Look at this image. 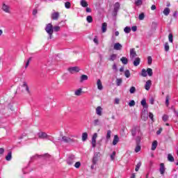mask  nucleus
Here are the masks:
<instances>
[{"mask_svg": "<svg viewBox=\"0 0 178 178\" xmlns=\"http://www.w3.org/2000/svg\"><path fill=\"white\" fill-rule=\"evenodd\" d=\"M38 136L39 138L42 140H44V138H47L48 137V134H47V133L45 132H39L38 133Z\"/></svg>", "mask_w": 178, "mask_h": 178, "instance_id": "nucleus-13", "label": "nucleus"}, {"mask_svg": "<svg viewBox=\"0 0 178 178\" xmlns=\"http://www.w3.org/2000/svg\"><path fill=\"white\" fill-rule=\"evenodd\" d=\"M60 14L58 12H54L51 14V20H58L59 19Z\"/></svg>", "mask_w": 178, "mask_h": 178, "instance_id": "nucleus-10", "label": "nucleus"}, {"mask_svg": "<svg viewBox=\"0 0 178 178\" xmlns=\"http://www.w3.org/2000/svg\"><path fill=\"white\" fill-rule=\"evenodd\" d=\"M140 168H141V162H139L137 163L135 168L136 172H138V170H140Z\"/></svg>", "mask_w": 178, "mask_h": 178, "instance_id": "nucleus-45", "label": "nucleus"}, {"mask_svg": "<svg viewBox=\"0 0 178 178\" xmlns=\"http://www.w3.org/2000/svg\"><path fill=\"white\" fill-rule=\"evenodd\" d=\"M146 72H147V74L150 77L152 76V74H154V72H152V69L151 68H147Z\"/></svg>", "mask_w": 178, "mask_h": 178, "instance_id": "nucleus-32", "label": "nucleus"}, {"mask_svg": "<svg viewBox=\"0 0 178 178\" xmlns=\"http://www.w3.org/2000/svg\"><path fill=\"white\" fill-rule=\"evenodd\" d=\"M168 160L170 162H175V157H173V156L170 154H168Z\"/></svg>", "mask_w": 178, "mask_h": 178, "instance_id": "nucleus-30", "label": "nucleus"}, {"mask_svg": "<svg viewBox=\"0 0 178 178\" xmlns=\"http://www.w3.org/2000/svg\"><path fill=\"white\" fill-rule=\"evenodd\" d=\"M122 47L123 46H122L119 42L115 43L114 44V49H115V51H120V49H122Z\"/></svg>", "mask_w": 178, "mask_h": 178, "instance_id": "nucleus-15", "label": "nucleus"}, {"mask_svg": "<svg viewBox=\"0 0 178 178\" xmlns=\"http://www.w3.org/2000/svg\"><path fill=\"white\" fill-rule=\"evenodd\" d=\"M140 104L145 109H148V104H147V100L145 99H142Z\"/></svg>", "mask_w": 178, "mask_h": 178, "instance_id": "nucleus-17", "label": "nucleus"}, {"mask_svg": "<svg viewBox=\"0 0 178 178\" xmlns=\"http://www.w3.org/2000/svg\"><path fill=\"white\" fill-rule=\"evenodd\" d=\"M165 105L167 106H169V96H166V98H165Z\"/></svg>", "mask_w": 178, "mask_h": 178, "instance_id": "nucleus-60", "label": "nucleus"}, {"mask_svg": "<svg viewBox=\"0 0 178 178\" xmlns=\"http://www.w3.org/2000/svg\"><path fill=\"white\" fill-rule=\"evenodd\" d=\"M124 76L125 77H127V79H129V77H130V70H125Z\"/></svg>", "mask_w": 178, "mask_h": 178, "instance_id": "nucleus-41", "label": "nucleus"}, {"mask_svg": "<svg viewBox=\"0 0 178 178\" xmlns=\"http://www.w3.org/2000/svg\"><path fill=\"white\" fill-rule=\"evenodd\" d=\"M147 63L148 65H152V57L151 56L147 57Z\"/></svg>", "mask_w": 178, "mask_h": 178, "instance_id": "nucleus-51", "label": "nucleus"}, {"mask_svg": "<svg viewBox=\"0 0 178 178\" xmlns=\"http://www.w3.org/2000/svg\"><path fill=\"white\" fill-rule=\"evenodd\" d=\"M120 60L123 65H127V63H129V59H127L126 57H122Z\"/></svg>", "mask_w": 178, "mask_h": 178, "instance_id": "nucleus-24", "label": "nucleus"}, {"mask_svg": "<svg viewBox=\"0 0 178 178\" xmlns=\"http://www.w3.org/2000/svg\"><path fill=\"white\" fill-rule=\"evenodd\" d=\"M112 134V131L108 130L107 134L106 135V141H109L111 140V135Z\"/></svg>", "mask_w": 178, "mask_h": 178, "instance_id": "nucleus-22", "label": "nucleus"}, {"mask_svg": "<svg viewBox=\"0 0 178 178\" xmlns=\"http://www.w3.org/2000/svg\"><path fill=\"white\" fill-rule=\"evenodd\" d=\"M122 82H123V81L122 80V79H116V86H121Z\"/></svg>", "mask_w": 178, "mask_h": 178, "instance_id": "nucleus-40", "label": "nucleus"}, {"mask_svg": "<svg viewBox=\"0 0 178 178\" xmlns=\"http://www.w3.org/2000/svg\"><path fill=\"white\" fill-rule=\"evenodd\" d=\"M6 161H10L12 159V152H9L6 156Z\"/></svg>", "mask_w": 178, "mask_h": 178, "instance_id": "nucleus-34", "label": "nucleus"}, {"mask_svg": "<svg viewBox=\"0 0 178 178\" xmlns=\"http://www.w3.org/2000/svg\"><path fill=\"white\" fill-rule=\"evenodd\" d=\"M168 40L170 42H173V34L170 33L168 35Z\"/></svg>", "mask_w": 178, "mask_h": 178, "instance_id": "nucleus-52", "label": "nucleus"}, {"mask_svg": "<svg viewBox=\"0 0 178 178\" xmlns=\"http://www.w3.org/2000/svg\"><path fill=\"white\" fill-rule=\"evenodd\" d=\"M113 70H115V72H118V65H116V64H113Z\"/></svg>", "mask_w": 178, "mask_h": 178, "instance_id": "nucleus-62", "label": "nucleus"}, {"mask_svg": "<svg viewBox=\"0 0 178 178\" xmlns=\"http://www.w3.org/2000/svg\"><path fill=\"white\" fill-rule=\"evenodd\" d=\"M96 113L98 116H102V107L97 106L96 108Z\"/></svg>", "mask_w": 178, "mask_h": 178, "instance_id": "nucleus-16", "label": "nucleus"}, {"mask_svg": "<svg viewBox=\"0 0 178 178\" xmlns=\"http://www.w3.org/2000/svg\"><path fill=\"white\" fill-rule=\"evenodd\" d=\"M65 6L66 9H70V7L72 6V3H70V2L69 1H67L65 3Z\"/></svg>", "mask_w": 178, "mask_h": 178, "instance_id": "nucleus-42", "label": "nucleus"}, {"mask_svg": "<svg viewBox=\"0 0 178 178\" xmlns=\"http://www.w3.org/2000/svg\"><path fill=\"white\" fill-rule=\"evenodd\" d=\"M2 10H3V12H5L6 13H10V6L3 3L2 5Z\"/></svg>", "mask_w": 178, "mask_h": 178, "instance_id": "nucleus-8", "label": "nucleus"}, {"mask_svg": "<svg viewBox=\"0 0 178 178\" xmlns=\"http://www.w3.org/2000/svg\"><path fill=\"white\" fill-rule=\"evenodd\" d=\"M164 49L165 52H168L169 51V43L165 42L164 45Z\"/></svg>", "mask_w": 178, "mask_h": 178, "instance_id": "nucleus-48", "label": "nucleus"}, {"mask_svg": "<svg viewBox=\"0 0 178 178\" xmlns=\"http://www.w3.org/2000/svg\"><path fill=\"white\" fill-rule=\"evenodd\" d=\"M140 62H141V59L139 57L136 58L134 60V66H138Z\"/></svg>", "mask_w": 178, "mask_h": 178, "instance_id": "nucleus-19", "label": "nucleus"}, {"mask_svg": "<svg viewBox=\"0 0 178 178\" xmlns=\"http://www.w3.org/2000/svg\"><path fill=\"white\" fill-rule=\"evenodd\" d=\"M163 13L165 16H168L169 13H170V9L169 8H165L163 11Z\"/></svg>", "mask_w": 178, "mask_h": 178, "instance_id": "nucleus-25", "label": "nucleus"}, {"mask_svg": "<svg viewBox=\"0 0 178 178\" xmlns=\"http://www.w3.org/2000/svg\"><path fill=\"white\" fill-rule=\"evenodd\" d=\"M82 89L81 88H79L78 90H76L75 92H74V94L75 95H76L77 97H80V95H81V92H82Z\"/></svg>", "mask_w": 178, "mask_h": 178, "instance_id": "nucleus-31", "label": "nucleus"}, {"mask_svg": "<svg viewBox=\"0 0 178 178\" xmlns=\"http://www.w3.org/2000/svg\"><path fill=\"white\" fill-rule=\"evenodd\" d=\"M119 9H120V3L119 2H116L114 4L113 13L118 14V12H119Z\"/></svg>", "mask_w": 178, "mask_h": 178, "instance_id": "nucleus-12", "label": "nucleus"}, {"mask_svg": "<svg viewBox=\"0 0 178 178\" xmlns=\"http://www.w3.org/2000/svg\"><path fill=\"white\" fill-rule=\"evenodd\" d=\"M31 60V57H30V58L28 59V60H27V62H26V65H25V69H27V67H29V65H30Z\"/></svg>", "mask_w": 178, "mask_h": 178, "instance_id": "nucleus-56", "label": "nucleus"}, {"mask_svg": "<svg viewBox=\"0 0 178 178\" xmlns=\"http://www.w3.org/2000/svg\"><path fill=\"white\" fill-rule=\"evenodd\" d=\"M107 27H108V24H106V22H104L102 24V33H106Z\"/></svg>", "mask_w": 178, "mask_h": 178, "instance_id": "nucleus-18", "label": "nucleus"}, {"mask_svg": "<svg viewBox=\"0 0 178 178\" xmlns=\"http://www.w3.org/2000/svg\"><path fill=\"white\" fill-rule=\"evenodd\" d=\"M116 155V152H113L112 153V154H111V161H114L115 160V156Z\"/></svg>", "mask_w": 178, "mask_h": 178, "instance_id": "nucleus-57", "label": "nucleus"}, {"mask_svg": "<svg viewBox=\"0 0 178 178\" xmlns=\"http://www.w3.org/2000/svg\"><path fill=\"white\" fill-rule=\"evenodd\" d=\"M86 80H88V76L85 74L81 75L80 82L83 83V81H85Z\"/></svg>", "mask_w": 178, "mask_h": 178, "instance_id": "nucleus-29", "label": "nucleus"}, {"mask_svg": "<svg viewBox=\"0 0 178 178\" xmlns=\"http://www.w3.org/2000/svg\"><path fill=\"white\" fill-rule=\"evenodd\" d=\"M58 141H60L61 144L63 143L65 144H73V143H77V140L65 136H63L61 139H58Z\"/></svg>", "mask_w": 178, "mask_h": 178, "instance_id": "nucleus-1", "label": "nucleus"}, {"mask_svg": "<svg viewBox=\"0 0 178 178\" xmlns=\"http://www.w3.org/2000/svg\"><path fill=\"white\" fill-rule=\"evenodd\" d=\"M22 87H25L27 92L30 94V89L29 88V86H27V83L26 81L23 83Z\"/></svg>", "mask_w": 178, "mask_h": 178, "instance_id": "nucleus-33", "label": "nucleus"}, {"mask_svg": "<svg viewBox=\"0 0 178 178\" xmlns=\"http://www.w3.org/2000/svg\"><path fill=\"white\" fill-rule=\"evenodd\" d=\"M135 140H136V145H140L141 143V136H137Z\"/></svg>", "mask_w": 178, "mask_h": 178, "instance_id": "nucleus-36", "label": "nucleus"}, {"mask_svg": "<svg viewBox=\"0 0 178 178\" xmlns=\"http://www.w3.org/2000/svg\"><path fill=\"white\" fill-rule=\"evenodd\" d=\"M124 33H126L127 34H129V33H130V31H131V28H130L129 26H126L124 29Z\"/></svg>", "mask_w": 178, "mask_h": 178, "instance_id": "nucleus-37", "label": "nucleus"}, {"mask_svg": "<svg viewBox=\"0 0 178 178\" xmlns=\"http://www.w3.org/2000/svg\"><path fill=\"white\" fill-rule=\"evenodd\" d=\"M86 20H87L88 23H92V17L91 15H88L86 17Z\"/></svg>", "mask_w": 178, "mask_h": 178, "instance_id": "nucleus-44", "label": "nucleus"}, {"mask_svg": "<svg viewBox=\"0 0 178 178\" xmlns=\"http://www.w3.org/2000/svg\"><path fill=\"white\" fill-rule=\"evenodd\" d=\"M116 58H118V54H113L110 56L108 60H115Z\"/></svg>", "mask_w": 178, "mask_h": 178, "instance_id": "nucleus-28", "label": "nucleus"}, {"mask_svg": "<svg viewBox=\"0 0 178 178\" xmlns=\"http://www.w3.org/2000/svg\"><path fill=\"white\" fill-rule=\"evenodd\" d=\"M99 158H101V153L99 152H95L92 159V163H93V165H97Z\"/></svg>", "mask_w": 178, "mask_h": 178, "instance_id": "nucleus-2", "label": "nucleus"}, {"mask_svg": "<svg viewBox=\"0 0 178 178\" xmlns=\"http://www.w3.org/2000/svg\"><path fill=\"white\" fill-rule=\"evenodd\" d=\"M149 102L151 105H154V102H155V99H154V97L150 98Z\"/></svg>", "mask_w": 178, "mask_h": 178, "instance_id": "nucleus-61", "label": "nucleus"}, {"mask_svg": "<svg viewBox=\"0 0 178 178\" xmlns=\"http://www.w3.org/2000/svg\"><path fill=\"white\" fill-rule=\"evenodd\" d=\"M149 118L154 122V114L152 113H149Z\"/></svg>", "mask_w": 178, "mask_h": 178, "instance_id": "nucleus-59", "label": "nucleus"}, {"mask_svg": "<svg viewBox=\"0 0 178 178\" xmlns=\"http://www.w3.org/2000/svg\"><path fill=\"white\" fill-rule=\"evenodd\" d=\"M159 172L161 176L165 175V172H166V168H165V163H160Z\"/></svg>", "mask_w": 178, "mask_h": 178, "instance_id": "nucleus-7", "label": "nucleus"}, {"mask_svg": "<svg viewBox=\"0 0 178 178\" xmlns=\"http://www.w3.org/2000/svg\"><path fill=\"white\" fill-rule=\"evenodd\" d=\"M129 92L131 94H134L136 92V87L134 86L131 87Z\"/></svg>", "mask_w": 178, "mask_h": 178, "instance_id": "nucleus-49", "label": "nucleus"}, {"mask_svg": "<svg viewBox=\"0 0 178 178\" xmlns=\"http://www.w3.org/2000/svg\"><path fill=\"white\" fill-rule=\"evenodd\" d=\"M68 71L70 73H74V72L79 73V72H80V68L79 67H71L68 68Z\"/></svg>", "mask_w": 178, "mask_h": 178, "instance_id": "nucleus-9", "label": "nucleus"}, {"mask_svg": "<svg viewBox=\"0 0 178 178\" xmlns=\"http://www.w3.org/2000/svg\"><path fill=\"white\" fill-rule=\"evenodd\" d=\"M44 30L47 34H51V33H54V26L51 23L47 24Z\"/></svg>", "mask_w": 178, "mask_h": 178, "instance_id": "nucleus-5", "label": "nucleus"}, {"mask_svg": "<svg viewBox=\"0 0 178 178\" xmlns=\"http://www.w3.org/2000/svg\"><path fill=\"white\" fill-rule=\"evenodd\" d=\"M38 158H41V156L36 154L31 158V161H34V159H37Z\"/></svg>", "mask_w": 178, "mask_h": 178, "instance_id": "nucleus-53", "label": "nucleus"}, {"mask_svg": "<svg viewBox=\"0 0 178 178\" xmlns=\"http://www.w3.org/2000/svg\"><path fill=\"white\" fill-rule=\"evenodd\" d=\"M88 138V134L87 132L82 134V141H86Z\"/></svg>", "mask_w": 178, "mask_h": 178, "instance_id": "nucleus-26", "label": "nucleus"}, {"mask_svg": "<svg viewBox=\"0 0 178 178\" xmlns=\"http://www.w3.org/2000/svg\"><path fill=\"white\" fill-rule=\"evenodd\" d=\"M93 42H95L96 45H98V44H99V42L98 41V36H95L93 39Z\"/></svg>", "mask_w": 178, "mask_h": 178, "instance_id": "nucleus-50", "label": "nucleus"}, {"mask_svg": "<svg viewBox=\"0 0 178 178\" xmlns=\"http://www.w3.org/2000/svg\"><path fill=\"white\" fill-rule=\"evenodd\" d=\"M94 126H98L99 125V120L97 119L93 121Z\"/></svg>", "mask_w": 178, "mask_h": 178, "instance_id": "nucleus-55", "label": "nucleus"}, {"mask_svg": "<svg viewBox=\"0 0 178 178\" xmlns=\"http://www.w3.org/2000/svg\"><path fill=\"white\" fill-rule=\"evenodd\" d=\"M134 105H136V102H134V100H131L129 103V106H134Z\"/></svg>", "mask_w": 178, "mask_h": 178, "instance_id": "nucleus-58", "label": "nucleus"}, {"mask_svg": "<svg viewBox=\"0 0 178 178\" xmlns=\"http://www.w3.org/2000/svg\"><path fill=\"white\" fill-rule=\"evenodd\" d=\"M81 6L83 8H87V6H88V3H87L86 0H81Z\"/></svg>", "mask_w": 178, "mask_h": 178, "instance_id": "nucleus-27", "label": "nucleus"}, {"mask_svg": "<svg viewBox=\"0 0 178 178\" xmlns=\"http://www.w3.org/2000/svg\"><path fill=\"white\" fill-rule=\"evenodd\" d=\"M140 75L142 76V77H147V70H145V69H143Z\"/></svg>", "mask_w": 178, "mask_h": 178, "instance_id": "nucleus-35", "label": "nucleus"}, {"mask_svg": "<svg viewBox=\"0 0 178 178\" xmlns=\"http://www.w3.org/2000/svg\"><path fill=\"white\" fill-rule=\"evenodd\" d=\"M74 166L76 168V169H79V168L81 166V163H80V161H77L75 163Z\"/></svg>", "mask_w": 178, "mask_h": 178, "instance_id": "nucleus-54", "label": "nucleus"}, {"mask_svg": "<svg viewBox=\"0 0 178 178\" xmlns=\"http://www.w3.org/2000/svg\"><path fill=\"white\" fill-rule=\"evenodd\" d=\"M131 30L132 31H134V32L137 31V26H132Z\"/></svg>", "mask_w": 178, "mask_h": 178, "instance_id": "nucleus-63", "label": "nucleus"}, {"mask_svg": "<svg viewBox=\"0 0 178 178\" xmlns=\"http://www.w3.org/2000/svg\"><path fill=\"white\" fill-rule=\"evenodd\" d=\"M156 147H158V141L154 140L152 144V151H155V149H156Z\"/></svg>", "mask_w": 178, "mask_h": 178, "instance_id": "nucleus-20", "label": "nucleus"}, {"mask_svg": "<svg viewBox=\"0 0 178 178\" xmlns=\"http://www.w3.org/2000/svg\"><path fill=\"white\" fill-rule=\"evenodd\" d=\"M162 119L163 122H168V120L169 119V116L165 114L163 115Z\"/></svg>", "mask_w": 178, "mask_h": 178, "instance_id": "nucleus-46", "label": "nucleus"}, {"mask_svg": "<svg viewBox=\"0 0 178 178\" xmlns=\"http://www.w3.org/2000/svg\"><path fill=\"white\" fill-rule=\"evenodd\" d=\"M135 5H136V6H141V5H143V0H137L135 2Z\"/></svg>", "mask_w": 178, "mask_h": 178, "instance_id": "nucleus-43", "label": "nucleus"}, {"mask_svg": "<svg viewBox=\"0 0 178 178\" xmlns=\"http://www.w3.org/2000/svg\"><path fill=\"white\" fill-rule=\"evenodd\" d=\"M97 88L98 90H103L104 86H102V82H101V79L97 80Z\"/></svg>", "mask_w": 178, "mask_h": 178, "instance_id": "nucleus-23", "label": "nucleus"}, {"mask_svg": "<svg viewBox=\"0 0 178 178\" xmlns=\"http://www.w3.org/2000/svg\"><path fill=\"white\" fill-rule=\"evenodd\" d=\"M66 162L67 163V165H73V163H74V162H76V156H74V155L71 154L70 155L67 160Z\"/></svg>", "mask_w": 178, "mask_h": 178, "instance_id": "nucleus-3", "label": "nucleus"}, {"mask_svg": "<svg viewBox=\"0 0 178 178\" xmlns=\"http://www.w3.org/2000/svg\"><path fill=\"white\" fill-rule=\"evenodd\" d=\"M137 56V53L136 52V49L132 48L130 49V58L131 59H134Z\"/></svg>", "mask_w": 178, "mask_h": 178, "instance_id": "nucleus-11", "label": "nucleus"}, {"mask_svg": "<svg viewBox=\"0 0 178 178\" xmlns=\"http://www.w3.org/2000/svg\"><path fill=\"white\" fill-rule=\"evenodd\" d=\"M97 137H98V134L95 133L92 137V147L95 148L97 145Z\"/></svg>", "mask_w": 178, "mask_h": 178, "instance_id": "nucleus-6", "label": "nucleus"}, {"mask_svg": "<svg viewBox=\"0 0 178 178\" xmlns=\"http://www.w3.org/2000/svg\"><path fill=\"white\" fill-rule=\"evenodd\" d=\"M60 26H54L53 27V31H55L56 33H58V31H60Z\"/></svg>", "mask_w": 178, "mask_h": 178, "instance_id": "nucleus-38", "label": "nucleus"}, {"mask_svg": "<svg viewBox=\"0 0 178 178\" xmlns=\"http://www.w3.org/2000/svg\"><path fill=\"white\" fill-rule=\"evenodd\" d=\"M144 17H145V15L144 13H142L139 15L138 19L139 20H144Z\"/></svg>", "mask_w": 178, "mask_h": 178, "instance_id": "nucleus-47", "label": "nucleus"}, {"mask_svg": "<svg viewBox=\"0 0 178 178\" xmlns=\"http://www.w3.org/2000/svg\"><path fill=\"white\" fill-rule=\"evenodd\" d=\"M151 86H152V81L151 80H148L145 84V90H147V91H149Z\"/></svg>", "mask_w": 178, "mask_h": 178, "instance_id": "nucleus-14", "label": "nucleus"}, {"mask_svg": "<svg viewBox=\"0 0 178 178\" xmlns=\"http://www.w3.org/2000/svg\"><path fill=\"white\" fill-rule=\"evenodd\" d=\"M119 143V136L118 135L114 136V138L113 140V145H116Z\"/></svg>", "mask_w": 178, "mask_h": 178, "instance_id": "nucleus-21", "label": "nucleus"}, {"mask_svg": "<svg viewBox=\"0 0 178 178\" xmlns=\"http://www.w3.org/2000/svg\"><path fill=\"white\" fill-rule=\"evenodd\" d=\"M38 13V11L37 10V9H34L33 10V15L35 16V15H37Z\"/></svg>", "mask_w": 178, "mask_h": 178, "instance_id": "nucleus-64", "label": "nucleus"}, {"mask_svg": "<svg viewBox=\"0 0 178 178\" xmlns=\"http://www.w3.org/2000/svg\"><path fill=\"white\" fill-rule=\"evenodd\" d=\"M140 151H141V145H136V147L135 148V152H140Z\"/></svg>", "mask_w": 178, "mask_h": 178, "instance_id": "nucleus-39", "label": "nucleus"}, {"mask_svg": "<svg viewBox=\"0 0 178 178\" xmlns=\"http://www.w3.org/2000/svg\"><path fill=\"white\" fill-rule=\"evenodd\" d=\"M140 127L134 126L131 130V136L133 137H136V136H137V133H140Z\"/></svg>", "mask_w": 178, "mask_h": 178, "instance_id": "nucleus-4", "label": "nucleus"}]
</instances>
